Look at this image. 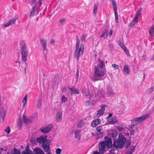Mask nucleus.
I'll return each instance as SVG.
<instances>
[{
  "mask_svg": "<svg viewBox=\"0 0 154 154\" xmlns=\"http://www.w3.org/2000/svg\"><path fill=\"white\" fill-rule=\"evenodd\" d=\"M104 139V141L100 142L99 144V152L101 154H103V151L105 150V147L107 149L113 148L116 149H121L123 146V143L118 144L119 142V141H114L113 144L112 145L109 143L111 140H109L106 137H105Z\"/></svg>",
  "mask_w": 154,
  "mask_h": 154,
  "instance_id": "f257e3e1",
  "label": "nucleus"
},
{
  "mask_svg": "<svg viewBox=\"0 0 154 154\" xmlns=\"http://www.w3.org/2000/svg\"><path fill=\"white\" fill-rule=\"evenodd\" d=\"M76 43L75 45V50L74 53V56L77 57L78 60H79V58L80 56H82L83 52L84 45L83 44H81L79 48L80 41L79 39V37L77 35L75 36Z\"/></svg>",
  "mask_w": 154,
  "mask_h": 154,
  "instance_id": "f03ea898",
  "label": "nucleus"
},
{
  "mask_svg": "<svg viewBox=\"0 0 154 154\" xmlns=\"http://www.w3.org/2000/svg\"><path fill=\"white\" fill-rule=\"evenodd\" d=\"M115 140L119 141V144L123 143V146L121 148H122L125 146L126 149L128 148L131 144V140L130 139L126 140L124 136L122 133H120L118 136V138L116 139Z\"/></svg>",
  "mask_w": 154,
  "mask_h": 154,
  "instance_id": "7ed1b4c3",
  "label": "nucleus"
},
{
  "mask_svg": "<svg viewBox=\"0 0 154 154\" xmlns=\"http://www.w3.org/2000/svg\"><path fill=\"white\" fill-rule=\"evenodd\" d=\"M21 53L22 56V60L25 62L27 60L28 50L26 44L24 42L22 44L21 48Z\"/></svg>",
  "mask_w": 154,
  "mask_h": 154,
  "instance_id": "20e7f679",
  "label": "nucleus"
},
{
  "mask_svg": "<svg viewBox=\"0 0 154 154\" xmlns=\"http://www.w3.org/2000/svg\"><path fill=\"white\" fill-rule=\"evenodd\" d=\"M118 134V133L116 131H113L112 132L108 133L107 135L105 137H107L109 139V140H111V141H110V143L112 144L113 145V143H112V139L114 140V141L115 140V139L116 138Z\"/></svg>",
  "mask_w": 154,
  "mask_h": 154,
  "instance_id": "39448f33",
  "label": "nucleus"
},
{
  "mask_svg": "<svg viewBox=\"0 0 154 154\" xmlns=\"http://www.w3.org/2000/svg\"><path fill=\"white\" fill-rule=\"evenodd\" d=\"M6 110L4 109L2 104L0 103V121L2 123L5 118Z\"/></svg>",
  "mask_w": 154,
  "mask_h": 154,
  "instance_id": "423d86ee",
  "label": "nucleus"
},
{
  "mask_svg": "<svg viewBox=\"0 0 154 154\" xmlns=\"http://www.w3.org/2000/svg\"><path fill=\"white\" fill-rule=\"evenodd\" d=\"M95 69L94 76L96 78L103 77L104 74V72L103 71H100L98 69V67L95 66L94 67Z\"/></svg>",
  "mask_w": 154,
  "mask_h": 154,
  "instance_id": "0eeeda50",
  "label": "nucleus"
},
{
  "mask_svg": "<svg viewBox=\"0 0 154 154\" xmlns=\"http://www.w3.org/2000/svg\"><path fill=\"white\" fill-rule=\"evenodd\" d=\"M51 141V140H48L47 142L43 143L42 144V148L45 152H48L50 149V145Z\"/></svg>",
  "mask_w": 154,
  "mask_h": 154,
  "instance_id": "6e6552de",
  "label": "nucleus"
},
{
  "mask_svg": "<svg viewBox=\"0 0 154 154\" xmlns=\"http://www.w3.org/2000/svg\"><path fill=\"white\" fill-rule=\"evenodd\" d=\"M52 125L50 124L46 126L43 127L41 128L40 130L43 133L45 134L48 132L52 129Z\"/></svg>",
  "mask_w": 154,
  "mask_h": 154,
  "instance_id": "1a4fd4ad",
  "label": "nucleus"
},
{
  "mask_svg": "<svg viewBox=\"0 0 154 154\" xmlns=\"http://www.w3.org/2000/svg\"><path fill=\"white\" fill-rule=\"evenodd\" d=\"M105 94V91L103 89H101L99 91L97 94L95 93V97H97V98L103 97Z\"/></svg>",
  "mask_w": 154,
  "mask_h": 154,
  "instance_id": "9d476101",
  "label": "nucleus"
},
{
  "mask_svg": "<svg viewBox=\"0 0 154 154\" xmlns=\"http://www.w3.org/2000/svg\"><path fill=\"white\" fill-rule=\"evenodd\" d=\"M101 122V120L99 118L94 120L91 124V126L93 127H95Z\"/></svg>",
  "mask_w": 154,
  "mask_h": 154,
  "instance_id": "9b49d317",
  "label": "nucleus"
},
{
  "mask_svg": "<svg viewBox=\"0 0 154 154\" xmlns=\"http://www.w3.org/2000/svg\"><path fill=\"white\" fill-rule=\"evenodd\" d=\"M112 90V88L109 86L108 87L107 89V92L108 95L109 97H112L115 94V93Z\"/></svg>",
  "mask_w": 154,
  "mask_h": 154,
  "instance_id": "f8f14e48",
  "label": "nucleus"
},
{
  "mask_svg": "<svg viewBox=\"0 0 154 154\" xmlns=\"http://www.w3.org/2000/svg\"><path fill=\"white\" fill-rule=\"evenodd\" d=\"M33 150L35 154H45L42 149L38 147H35Z\"/></svg>",
  "mask_w": 154,
  "mask_h": 154,
  "instance_id": "ddd939ff",
  "label": "nucleus"
},
{
  "mask_svg": "<svg viewBox=\"0 0 154 154\" xmlns=\"http://www.w3.org/2000/svg\"><path fill=\"white\" fill-rule=\"evenodd\" d=\"M22 118H19L18 119L17 124V128L20 130H21L22 129Z\"/></svg>",
  "mask_w": 154,
  "mask_h": 154,
  "instance_id": "4468645a",
  "label": "nucleus"
},
{
  "mask_svg": "<svg viewBox=\"0 0 154 154\" xmlns=\"http://www.w3.org/2000/svg\"><path fill=\"white\" fill-rule=\"evenodd\" d=\"M30 152L32 151L29 148V146L27 144L25 150L22 151L21 154H30Z\"/></svg>",
  "mask_w": 154,
  "mask_h": 154,
  "instance_id": "2eb2a0df",
  "label": "nucleus"
},
{
  "mask_svg": "<svg viewBox=\"0 0 154 154\" xmlns=\"http://www.w3.org/2000/svg\"><path fill=\"white\" fill-rule=\"evenodd\" d=\"M62 113L60 111H58L56 114V121L58 122L62 118Z\"/></svg>",
  "mask_w": 154,
  "mask_h": 154,
  "instance_id": "dca6fc26",
  "label": "nucleus"
},
{
  "mask_svg": "<svg viewBox=\"0 0 154 154\" xmlns=\"http://www.w3.org/2000/svg\"><path fill=\"white\" fill-rule=\"evenodd\" d=\"M40 41L44 50L46 51L47 50L46 48V43L45 40L41 38L40 39Z\"/></svg>",
  "mask_w": 154,
  "mask_h": 154,
  "instance_id": "f3484780",
  "label": "nucleus"
},
{
  "mask_svg": "<svg viewBox=\"0 0 154 154\" xmlns=\"http://www.w3.org/2000/svg\"><path fill=\"white\" fill-rule=\"evenodd\" d=\"M23 122L25 124H28L32 121V120L28 118L25 115H23Z\"/></svg>",
  "mask_w": 154,
  "mask_h": 154,
  "instance_id": "a211bd4d",
  "label": "nucleus"
},
{
  "mask_svg": "<svg viewBox=\"0 0 154 154\" xmlns=\"http://www.w3.org/2000/svg\"><path fill=\"white\" fill-rule=\"evenodd\" d=\"M149 114H146L145 115L141 116L140 117L137 118L138 119H139L140 121L141 122L144 120L149 118Z\"/></svg>",
  "mask_w": 154,
  "mask_h": 154,
  "instance_id": "6ab92c4d",
  "label": "nucleus"
},
{
  "mask_svg": "<svg viewBox=\"0 0 154 154\" xmlns=\"http://www.w3.org/2000/svg\"><path fill=\"white\" fill-rule=\"evenodd\" d=\"M68 88L70 90V92L73 94H79V93L78 90H76L73 87H68Z\"/></svg>",
  "mask_w": 154,
  "mask_h": 154,
  "instance_id": "aec40b11",
  "label": "nucleus"
},
{
  "mask_svg": "<svg viewBox=\"0 0 154 154\" xmlns=\"http://www.w3.org/2000/svg\"><path fill=\"white\" fill-rule=\"evenodd\" d=\"M135 146H132L129 148L125 154H132L135 149Z\"/></svg>",
  "mask_w": 154,
  "mask_h": 154,
  "instance_id": "412c9836",
  "label": "nucleus"
},
{
  "mask_svg": "<svg viewBox=\"0 0 154 154\" xmlns=\"http://www.w3.org/2000/svg\"><path fill=\"white\" fill-rule=\"evenodd\" d=\"M36 5V3H35L34 5L32 7V8L31 10L29 17H30L31 16H34V15L35 13Z\"/></svg>",
  "mask_w": 154,
  "mask_h": 154,
  "instance_id": "4be33fe9",
  "label": "nucleus"
},
{
  "mask_svg": "<svg viewBox=\"0 0 154 154\" xmlns=\"http://www.w3.org/2000/svg\"><path fill=\"white\" fill-rule=\"evenodd\" d=\"M140 122L139 120L138 119L137 117L132 119L131 121V124H133L134 125H137Z\"/></svg>",
  "mask_w": 154,
  "mask_h": 154,
  "instance_id": "5701e85b",
  "label": "nucleus"
},
{
  "mask_svg": "<svg viewBox=\"0 0 154 154\" xmlns=\"http://www.w3.org/2000/svg\"><path fill=\"white\" fill-rule=\"evenodd\" d=\"M124 71L125 74L129 75L130 74V72L129 69V66L128 65L124 66Z\"/></svg>",
  "mask_w": 154,
  "mask_h": 154,
  "instance_id": "b1692460",
  "label": "nucleus"
},
{
  "mask_svg": "<svg viewBox=\"0 0 154 154\" xmlns=\"http://www.w3.org/2000/svg\"><path fill=\"white\" fill-rule=\"evenodd\" d=\"M36 141L37 143H45L44 140V139L43 138V137L42 136L37 138L36 139Z\"/></svg>",
  "mask_w": 154,
  "mask_h": 154,
  "instance_id": "393cba45",
  "label": "nucleus"
},
{
  "mask_svg": "<svg viewBox=\"0 0 154 154\" xmlns=\"http://www.w3.org/2000/svg\"><path fill=\"white\" fill-rule=\"evenodd\" d=\"M108 35V31L107 29H105L104 31V32L103 33L102 35L100 36V37L102 38L103 37L104 38H107Z\"/></svg>",
  "mask_w": 154,
  "mask_h": 154,
  "instance_id": "a878e982",
  "label": "nucleus"
},
{
  "mask_svg": "<svg viewBox=\"0 0 154 154\" xmlns=\"http://www.w3.org/2000/svg\"><path fill=\"white\" fill-rule=\"evenodd\" d=\"M118 122V120L116 118L112 117L111 121H108V124H114L117 123Z\"/></svg>",
  "mask_w": 154,
  "mask_h": 154,
  "instance_id": "bb28decb",
  "label": "nucleus"
},
{
  "mask_svg": "<svg viewBox=\"0 0 154 154\" xmlns=\"http://www.w3.org/2000/svg\"><path fill=\"white\" fill-rule=\"evenodd\" d=\"M154 90V87L152 86L150 88H149L146 91V93L147 94H152Z\"/></svg>",
  "mask_w": 154,
  "mask_h": 154,
  "instance_id": "cd10ccee",
  "label": "nucleus"
},
{
  "mask_svg": "<svg viewBox=\"0 0 154 154\" xmlns=\"http://www.w3.org/2000/svg\"><path fill=\"white\" fill-rule=\"evenodd\" d=\"M137 23V20H133L131 21V23L129 24V26L130 27H132L133 26H134Z\"/></svg>",
  "mask_w": 154,
  "mask_h": 154,
  "instance_id": "c85d7f7f",
  "label": "nucleus"
},
{
  "mask_svg": "<svg viewBox=\"0 0 154 154\" xmlns=\"http://www.w3.org/2000/svg\"><path fill=\"white\" fill-rule=\"evenodd\" d=\"M13 152H12V154H21L20 152L15 148L13 149ZM11 152H12V151H11Z\"/></svg>",
  "mask_w": 154,
  "mask_h": 154,
  "instance_id": "c756f323",
  "label": "nucleus"
},
{
  "mask_svg": "<svg viewBox=\"0 0 154 154\" xmlns=\"http://www.w3.org/2000/svg\"><path fill=\"white\" fill-rule=\"evenodd\" d=\"M149 32L150 35L151 36L154 34V26L152 27L150 29H149Z\"/></svg>",
  "mask_w": 154,
  "mask_h": 154,
  "instance_id": "7c9ffc66",
  "label": "nucleus"
},
{
  "mask_svg": "<svg viewBox=\"0 0 154 154\" xmlns=\"http://www.w3.org/2000/svg\"><path fill=\"white\" fill-rule=\"evenodd\" d=\"M111 1H112V4L113 9H117L116 1L114 0H111Z\"/></svg>",
  "mask_w": 154,
  "mask_h": 154,
  "instance_id": "2f4dec72",
  "label": "nucleus"
},
{
  "mask_svg": "<svg viewBox=\"0 0 154 154\" xmlns=\"http://www.w3.org/2000/svg\"><path fill=\"white\" fill-rule=\"evenodd\" d=\"M16 18L11 19L9 20V22L11 23V24H13L14 25L15 23L16 20Z\"/></svg>",
  "mask_w": 154,
  "mask_h": 154,
  "instance_id": "473e14b6",
  "label": "nucleus"
},
{
  "mask_svg": "<svg viewBox=\"0 0 154 154\" xmlns=\"http://www.w3.org/2000/svg\"><path fill=\"white\" fill-rule=\"evenodd\" d=\"M97 136L98 139H100L102 138L103 136V133L101 132H99L97 133Z\"/></svg>",
  "mask_w": 154,
  "mask_h": 154,
  "instance_id": "72a5a7b5",
  "label": "nucleus"
},
{
  "mask_svg": "<svg viewBox=\"0 0 154 154\" xmlns=\"http://www.w3.org/2000/svg\"><path fill=\"white\" fill-rule=\"evenodd\" d=\"M124 50L125 52V53L126 54H127L128 57H130V54L129 53V51L128 50V49L126 47L125 48L123 49Z\"/></svg>",
  "mask_w": 154,
  "mask_h": 154,
  "instance_id": "f704fd0d",
  "label": "nucleus"
},
{
  "mask_svg": "<svg viewBox=\"0 0 154 154\" xmlns=\"http://www.w3.org/2000/svg\"><path fill=\"white\" fill-rule=\"evenodd\" d=\"M83 95H85L89 99H91V96L90 94H89V93L88 91L87 92V93L86 92H84L83 93Z\"/></svg>",
  "mask_w": 154,
  "mask_h": 154,
  "instance_id": "c9c22d12",
  "label": "nucleus"
},
{
  "mask_svg": "<svg viewBox=\"0 0 154 154\" xmlns=\"http://www.w3.org/2000/svg\"><path fill=\"white\" fill-rule=\"evenodd\" d=\"M97 5H94V8H93V12H94V14L95 15H96V13L97 12Z\"/></svg>",
  "mask_w": 154,
  "mask_h": 154,
  "instance_id": "e433bc0d",
  "label": "nucleus"
},
{
  "mask_svg": "<svg viewBox=\"0 0 154 154\" xmlns=\"http://www.w3.org/2000/svg\"><path fill=\"white\" fill-rule=\"evenodd\" d=\"M99 61L100 62V63L99 65V67L100 68H102L103 66L105 65L104 62V61L101 60H100Z\"/></svg>",
  "mask_w": 154,
  "mask_h": 154,
  "instance_id": "4c0bfd02",
  "label": "nucleus"
},
{
  "mask_svg": "<svg viewBox=\"0 0 154 154\" xmlns=\"http://www.w3.org/2000/svg\"><path fill=\"white\" fill-rule=\"evenodd\" d=\"M5 131L8 134L10 132V129L9 126H8L5 129Z\"/></svg>",
  "mask_w": 154,
  "mask_h": 154,
  "instance_id": "58836bf2",
  "label": "nucleus"
},
{
  "mask_svg": "<svg viewBox=\"0 0 154 154\" xmlns=\"http://www.w3.org/2000/svg\"><path fill=\"white\" fill-rule=\"evenodd\" d=\"M41 100L39 99L37 101V107L39 108H40L41 105Z\"/></svg>",
  "mask_w": 154,
  "mask_h": 154,
  "instance_id": "ea45409f",
  "label": "nucleus"
},
{
  "mask_svg": "<svg viewBox=\"0 0 154 154\" xmlns=\"http://www.w3.org/2000/svg\"><path fill=\"white\" fill-rule=\"evenodd\" d=\"M119 45H120L122 48L123 49L124 48L126 47L124 45V44L122 43L121 42H119Z\"/></svg>",
  "mask_w": 154,
  "mask_h": 154,
  "instance_id": "a19ab883",
  "label": "nucleus"
},
{
  "mask_svg": "<svg viewBox=\"0 0 154 154\" xmlns=\"http://www.w3.org/2000/svg\"><path fill=\"white\" fill-rule=\"evenodd\" d=\"M27 94H26L24 97L23 99V100H22V103H24V101H25V102L24 103V104H23V106H25V105L26 103V102L27 101Z\"/></svg>",
  "mask_w": 154,
  "mask_h": 154,
  "instance_id": "79ce46f5",
  "label": "nucleus"
},
{
  "mask_svg": "<svg viewBox=\"0 0 154 154\" xmlns=\"http://www.w3.org/2000/svg\"><path fill=\"white\" fill-rule=\"evenodd\" d=\"M118 130L119 131H122L124 130L122 126H116Z\"/></svg>",
  "mask_w": 154,
  "mask_h": 154,
  "instance_id": "37998d69",
  "label": "nucleus"
},
{
  "mask_svg": "<svg viewBox=\"0 0 154 154\" xmlns=\"http://www.w3.org/2000/svg\"><path fill=\"white\" fill-rule=\"evenodd\" d=\"M87 36L85 34H83L81 38V39L82 41H85V39Z\"/></svg>",
  "mask_w": 154,
  "mask_h": 154,
  "instance_id": "c03bdc74",
  "label": "nucleus"
},
{
  "mask_svg": "<svg viewBox=\"0 0 154 154\" xmlns=\"http://www.w3.org/2000/svg\"><path fill=\"white\" fill-rule=\"evenodd\" d=\"M104 113V112H102L101 110L100 109H99L97 112V113L96 114L97 116L99 115V116H101Z\"/></svg>",
  "mask_w": 154,
  "mask_h": 154,
  "instance_id": "a18cd8bd",
  "label": "nucleus"
},
{
  "mask_svg": "<svg viewBox=\"0 0 154 154\" xmlns=\"http://www.w3.org/2000/svg\"><path fill=\"white\" fill-rule=\"evenodd\" d=\"M61 99L62 102L63 103L66 102L67 100V98L64 95L62 96Z\"/></svg>",
  "mask_w": 154,
  "mask_h": 154,
  "instance_id": "49530a36",
  "label": "nucleus"
},
{
  "mask_svg": "<svg viewBox=\"0 0 154 154\" xmlns=\"http://www.w3.org/2000/svg\"><path fill=\"white\" fill-rule=\"evenodd\" d=\"M62 151L61 149L58 148L56 150L55 152L57 154H60Z\"/></svg>",
  "mask_w": 154,
  "mask_h": 154,
  "instance_id": "de8ad7c7",
  "label": "nucleus"
},
{
  "mask_svg": "<svg viewBox=\"0 0 154 154\" xmlns=\"http://www.w3.org/2000/svg\"><path fill=\"white\" fill-rule=\"evenodd\" d=\"M79 71L78 69H77V70L76 72V77L75 78L76 79V81H77L79 79Z\"/></svg>",
  "mask_w": 154,
  "mask_h": 154,
  "instance_id": "09e8293b",
  "label": "nucleus"
},
{
  "mask_svg": "<svg viewBox=\"0 0 154 154\" xmlns=\"http://www.w3.org/2000/svg\"><path fill=\"white\" fill-rule=\"evenodd\" d=\"M85 105L87 106L91 105L93 104V103L90 101H87L85 102Z\"/></svg>",
  "mask_w": 154,
  "mask_h": 154,
  "instance_id": "8fccbe9b",
  "label": "nucleus"
},
{
  "mask_svg": "<svg viewBox=\"0 0 154 154\" xmlns=\"http://www.w3.org/2000/svg\"><path fill=\"white\" fill-rule=\"evenodd\" d=\"M142 9L141 8H140L137 11V13L136 14V15H137L138 16H139L140 14V13L142 11Z\"/></svg>",
  "mask_w": 154,
  "mask_h": 154,
  "instance_id": "3c124183",
  "label": "nucleus"
},
{
  "mask_svg": "<svg viewBox=\"0 0 154 154\" xmlns=\"http://www.w3.org/2000/svg\"><path fill=\"white\" fill-rule=\"evenodd\" d=\"M102 129V126H99L96 128V130L99 132H100Z\"/></svg>",
  "mask_w": 154,
  "mask_h": 154,
  "instance_id": "603ef678",
  "label": "nucleus"
},
{
  "mask_svg": "<svg viewBox=\"0 0 154 154\" xmlns=\"http://www.w3.org/2000/svg\"><path fill=\"white\" fill-rule=\"evenodd\" d=\"M102 111V112H104L105 110V105H103L101 106V109H100Z\"/></svg>",
  "mask_w": 154,
  "mask_h": 154,
  "instance_id": "864d4df0",
  "label": "nucleus"
},
{
  "mask_svg": "<svg viewBox=\"0 0 154 154\" xmlns=\"http://www.w3.org/2000/svg\"><path fill=\"white\" fill-rule=\"evenodd\" d=\"M30 142L32 143V144H34L35 143V141L34 138L32 137L30 139Z\"/></svg>",
  "mask_w": 154,
  "mask_h": 154,
  "instance_id": "5fc2aeb1",
  "label": "nucleus"
},
{
  "mask_svg": "<svg viewBox=\"0 0 154 154\" xmlns=\"http://www.w3.org/2000/svg\"><path fill=\"white\" fill-rule=\"evenodd\" d=\"M47 136L46 135L44 137H43L45 142H46L48 141V140H50V139H47Z\"/></svg>",
  "mask_w": 154,
  "mask_h": 154,
  "instance_id": "6e6d98bb",
  "label": "nucleus"
},
{
  "mask_svg": "<svg viewBox=\"0 0 154 154\" xmlns=\"http://www.w3.org/2000/svg\"><path fill=\"white\" fill-rule=\"evenodd\" d=\"M112 66L114 67V68L116 69H119V66L118 65H116L115 64H113L112 65Z\"/></svg>",
  "mask_w": 154,
  "mask_h": 154,
  "instance_id": "4d7b16f0",
  "label": "nucleus"
},
{
  "mask_svg": "<svg viewBox=\"0 0 154 154\" xmlns=\"http://www.w3.org/2000/svg\"><path fill=\"white\" fill-rule=\"evenodd\" d=\"M11 25V23H9V21L5 23V24H4V26L5 27H8L9 25Z\"/></svg>",
  "mask_w": 154,
  "mask_h": 154,
  "instance_id": "13d9d810",
  "label": "nucleus"
},
{
  "mask_svg": "<svg viewBox=\"0 0 154 154\" xmlns=\"http://www.w3.org/2000/svg\"><path fill=\"white\" fill-rule=\"evenodd\" d=\"M113 10H114V12L115 17L118 16V14L117 12V8L115 9H113Z\"/></svg>",
  "mask_w": 154,
  "mask_h": 154,
  "instance_id": "bf43d9fd",
  "label": "nucleus"
},
{
  "mask_svg": "<svg viewBox=\"0 0 154 154\" xmlns=\"http://www.w3.org/2000/svg\"><path fill=\"white\" fill-rule=\"evenodd\" d=\"M113 113H109V115L106 118V119H110L113 115Z\"/></svg>",
  "mask_w": 154,
  "mask_h": 154,
  "instance_id": "052dcab7",
  "label": "nucleus"
},
{
  "mask_svg": "<svg viewBox=\"0 0 154 154\" xmlns=\"http://www.w3.org/2000/svg\"><path fill=\"white\" fill-rule=\"evenodd\" d=\"M66 20L65 19H63L62 20L60 19V22L61 24H63L64 23Z\"/></svg>",
  "mask_w": 154,
  "mask_h": 154,
  "instance_id": "680f3d73",
  "label": "nucleus"
},
{
  "mask_svg": "<svg viewBox=\"0 0 154 154\" xmlns=\"http://www.w3.org/2000/svg\"><path fill=\"white\" fill-rule=\"evenodd\" d=\"M55 43V40L54 39H53L51 40L50 41V43L52 45H54Z\"/></svg>",
  "mask_w": 154,
  "mask_h": 154,
  "instance_id": "e2e57ef3",
  "label": "nucleus"
},
{
  "mask_svg": "<svg viewBox=\"0 0 154 154\" xmlns=\"http://www.w3.org/2000/svg\"><path fill=\"white\" fill-rule=\"evenodd\" d=\"M81 131L80 130H77L75 131V134H79L80 132Z\"/></svg>",
  "mask_w": 154,
  "mask_h": 154,
  "instance_id": "0e129e2a",
  "label": "nucleus"
},
{
  "mask_svg": "<svg viewBox=\"0 0 154 154\" xmlns=\"http://www.w3.org/2000/svg\"><path fill=\"white\" fill-rule=\"evenodd\" d=\"M131 134L134 135L135 133V131L134 129H132L131 130Z\"/></svg>",
  "mask_w": 154,
  "mask_h": 154,
  "instance_id": "69168bd1",
  "label": "nucleus"
},
{
  "mask_svg": "<svg viewBox=\"0 0 154 154\" xmlns=\"http://www.w3.org/2000/svg\"><path fill=\"white\" fill-rule=\"evenodd\" d=\"M115 150L114 149H112L111 150H110L109 151V152L110 153V154H112L113 153H114V151H115Z\"/></svg>",
  "mask_w": 154,
  "mask_h": 154,
  "instance_id": "338daca9",
  "label": "nucleus"
},
{
  "mask_svg": "<svg viewBox=\"0 0 154 154\" xmlns=\"http://www.w3.org/2000/svg\"><path fill=\"white\" fill-rule=\"evenodd\" d=\"M67 90V88L66 87H64L62 88V91L63 92L66 91Z\"/></svg>",
  "mask_w": 154,
  "mask_h": 154,
  "instance_id": "774afa93",
  "label": "nucleus"
}]
</instances>
